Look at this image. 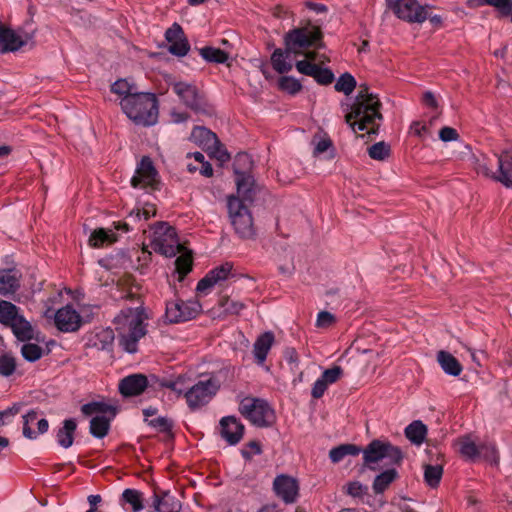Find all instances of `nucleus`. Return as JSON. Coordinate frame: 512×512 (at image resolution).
<instances>
[{
  "label": "nucleus",
  "instance_id": "obj_57",
  "mask_svg": "<svg viewBox=\"0 0 512 512\" xmlns=\"http://www.w3.org/2000/svg\"><path fill=\"white\" fill-rule=\"evenodd\" d=\"M141 219H142V213H141L140 208L133 209L127 216V222H124L123 224H118L115 228L123 229L124 231H128L129 226L131 224H135L138 221H140Z\"/></svg>",
  "mask_w": 512,
  "mask_h": 512
},
{
  "label": "nucleus",
  "instance_id": "obj_20",
  "mask_svg": "<svg viewBox=\"0 0 512 512\" xmlns=\"http://www.w3.org/2000/svg\"><path fill=\"white\" fill-rule=\"evenodd\" d=\"M221 436L230 445H236L243 438L244 425L234 416H226L220 420Z\"/></svg>",
  "mask_w": 512,
  "mask_h": 512
},
{
  "label": "nucleus",
  "instance_id": "obj_62",
  "mask_svg": "<svg viewBox=\"0 0 512 512\" xmlns=\"http://www.w3.org/2000/svg\"><path fill=\"white\" fill-rule=\"evenodd\" d=\"M484 3L494 6L502 11L509 12L512 8V0H483Z\"/></svg>",
  "mask_w": 512,
  "mask_h": 512
},
{
  "label": "nucleus",
  "instance_id": "obj_5",
  "mask_svg": "<svg viewBox=\"0 0 512 512\" xmlns=\"http://www.w3.org/2000/svg\"><path fill=\"white\" fill-rule=\"evenodd\" d=\"M321 36V31L316 26L294 28L285 34L284 45L288 53H293V57L304 55V60H315L316 53L307 50L316 47Z\"/></svg>",
  "mask_w": 512,
  "mask_h": 512
},
{
  "label": "nucleus",
  "instance_id": "obj_6",
  "mask_svg": "<svg viewBox=\"0 0 512 512\" xmlns=\"http://www.w3.org/2000/svg\"><path fill=\"white\" fill-rule=\"evenodd\" d=\"M221 387V381L215 374L209 375L207 378L200 379L191 385L185 392V399L190 409L196 410L208 404L217 394Z\"/></svg>",
  "mask_w": 512,
  "mask_h": 512
},
{
  "label": "nucleus",
  "instance_id": "obj_50",
  "mask_svg": "<svg viewBox=\"0 0 512 512\" xmlns=\"http://www.w3.org/2000/svg\"><path fill=\"white\" fill-rule=\"evenodd\" d=\"M38 418V412L36 410H30L23 415V436L27 439L34 440L37 438V433L30 427L31 423H34Z\"/></svg>",
  "mask_w": 512,
  "mask_h": 512
},
{
  "label": "nucleus",
  "instance_id": "obj_39",
  "mask_svg": "<svg viewBox=\"0 0 512 512\" xmlns=\"http://www.w3.org/2000/svg\"><path fill=\"white\" fill-rule=\"evenodd\" d=\"M398 473L395 469H387L377 475L373 482V490L379 494L384 492L387 487L397 478Z\"/></svg>",
  "mask_w": 512,
  "mask_h": 512
},
{
  "label": "nucleus",
  "instance_id": "obj_21",
  "mask_svg": "<svg viewBox=\"0 0 512 512\" xmlns=\"http://www.w3.org/2000/svg\"><path fill=\"white\" fill-rule=\"evenodd\" d=\"M498 169L495 171V181L507 188H512V148L496 154Z\"/></svg>",
  "mask_w": 512,
  "mask_h": 512
},
{
  "label": "nucleus",
  "instance_id": "obj_53",
  "mask_svg": "<svg viewBox=\"0 0 512 512\" xmlns=\"http://www.w3.org/2000/svg\"><path fill=\"white\" fill-rule=\"evenodd\" d=\"M187 380V377L179 376L175 380L166 381L163 383V386L173 390L179 395L183 394L185 396V392L190 387V385L187 383Z\"/></svg>",
  "mask_w": 512,
  "mask_h": 512
},
{
  "label": "nucleus",
  "instance_id": "obj_22",
  "mask_svg": "<svg viewBox=\"0 0 512 512\" xmlns=\"http://www.w3.org/2000/svg\"><path fill=\"white\" fill-rule=\"evenodd\" d=\"M343 374V369L340 366H333L330 369H326L321 377H319L313 384L311 395L315 399L321 398L327 387L337 382Z\"/></svg>",
  "mask_w": 512,
  "mask_h": 512
},
{
  "label": "nucleus",
  "instance_id": "obj_35",
  "mask_svg": "<svg viewBox=\"0 0 512 512\" xmlns=\"http://www.w3.org/2000/svg\"><path fill=\"white\" fill-rule=\"evenodd\" d=\"M22 314L21 309L10 301L0 299V323L6 327L17 320Z\"/></svg>",
  "mask_w": 512,
  "mask_h": 512
},
{
  "label": "nucleus",
  "instance_id": "obj_24",
  "mask_svg": "<svg viewBox=\"0 0 512 512\" xmlns=\"http://www.w3.org/2000/svg\"><path fill=\"white\" fill-rule=\"evenodd\" d=\"M22 274L19 270L3 269L0 271V295L9 296L20 288Z\"/></svg>",
  "mask_w": 512,
  "mask_h": 512
},
{
  "label": "nucleus",
  "instance_id": "obj_41",
  "mask_svg": "<svg viewBox=\"0 0 512 512\" xmlns=\"http://www.w3.org/2000/svg\"><path fill=\"white\" fill-rule=\"evenodd\" d=\"M199 53L205 61L218 64L225 63L229 57L225 51L210 46L201 48Z\"/></svg>",
  "mask_w": 512,
  "mask_h": 512
},
{
  "label": "nucleus",
  "instance_id": "obj_11",
  "mask_svg": "<svg viewBox=\"0 0 512 512\" xmlns=\"http://www.w3.org/2000/svg\"><path fill=\"white\" fill-rule=\"evenodd\" d=\"M388 5L398 18L410 23H422L428 17L426 8L417 0H392Z\"/></svg>",
  "mask_w": 512,
  "mask_h": 512
},
{
  "label": "nucleus",
  "instance_id": "obj_9",
  "mask_svg": "<svg viewBox=\"0 0 512 512\" xmlns=\"http://www.w3.org/2000/svg\"><path fill=\"white\" fill-rule=\"evenodd\" d=\"M227 207L231 224L235 232L243 239H251L255 236L253 218L245 204L234 195L227 199Z\"/></svg>",
  "mask_w": 512,
  "mask_h": 512
},
{
  "label": "nucleus",
  "instance_id": "obj_16",
  "mask_svg": "<svg viewBox=\"0 0 512 512\" xmlns=\"http://www.w3.org/2000/svg\"><path fill=\"white\" fill-rule=\"evenodd\" d=\"M172 89L186 107L196 112L204 110L201 96L194 85L187 82H175L172 84Z\"/></svg>",
  "mask_w": 512,
  "mask_h": 512
},
{
  "label": "nucleus",
  "instance_id": "obj_44",
  "mask_svg": "<svg viewBox=\"0 0 512 512\" xmlns=\"http://www.w3.org/2000/svg\"><path fill=\"white\" fill-rule=\"evenodd\" d=\"M459 451L462 456L474 459L480 454L483 447H478L470 437H462L458 440Z\"/></svg>",
  "mask_w": 512,
  "mask_h": 512
},
{
  "label": "nucleus",
  "instance_id": "obj_60",
  "mask_svg": "<svg viewBox=\"0 0 512 512\" xmlns=\"http://www.w3.org/2000/svg\"><path fill=\"white\" fill-rule=\"evenodd\" d=\"M261 452L262 450L260 444L256 441H251L248 443L247 447L242 450L241 453L245 459L250 460L254 455H259Z\"/></svg>",
  "mask_w": 512,
  "mask_h": 512
},
{
  "label": "nucleus",
  "instance_id": "obj_55",
  "mask_svg": "<svg viewBox=\"0 0 512 512\" xmlns=\"http://www.w3.org/2000/svg\"><path fill=\"white\" fill-rule=\"evenodd\" d=\"M146 423L155 428L159 432L168 433L171 431L172 428V422L165 417H156L153 419H147Z\"/></svg>",
  "mask_w": 512,
  "mask_h": 512
},
{
  "label": "nucleus",
  "instance_id": "obj_4",
  "mask_svg": "<svg viewBox=\"0 0 512 512\" xmlns=\"http://www.w3.org/2000/svg\"><path fill=\"white\" fill-rule=\"evenodd\" d=\"M127 117L137 125L152 126L158 119V102L153 93L140 92L120 101Z\"/></svg>",
  "mask_w": 512,
  "mask_h": 512
},
{
  "label": "nucleus",
  "instance_id": "obj_19",
  "mask_svg": "<svg viewBox=\"0 0 512 512\" xmlns=\"http://www.w3.org/2000/svg\"><path fill=\"white\" fill-rule=\"evenodd\" d=\"M313 60H300L295 63L299 73L313 77L317 83L328 85L333 82L334 74L327 68H321Z\"/></svg>",
  "mask_w": 512,
  "mask_h": 512
},
{
  "label": "nucleus",
  "instance_id": "obj_33",
  "mask_svg": "<svg viewBox=\"0 0 512 512\" xmlns=\"http://www.w3.org/2000/svg\"><path fill=\"white\" fill-rule=\"evenodd\" d=\"M117 241V235L112 230L98 228L90 234L88 243L93 248H100L105 244H111Z\"/></svg>",
  "mask_w": 512,
  "mask_h": 512
},
{
  "label": "nucleus",
  "instance_id": "obj_37",
  "mask_svg": "<svg viewBox=\"0 0 512 512\" xmlns=\"http://www.w3.org/2000/svg\"><path fill=\"white\" fill-rule=\"evenodd\" d=\"M426 433V425L419 420L413 421L405 428V436L416 445L423 443Z\"/></svg>",
  "mask_w": 512,
  "mask_h": 512
},
{
  "label": "nucleus",
  "instance_id": "obj_58",
  "mask_svg": "<svg viewBox=\"0 0 512 512\" xmlns=\"http://www.w3.org/2000/svg\"><path fill=\"white\" fill-rule=\"evenodd\" d=\"M335 321V317L328 311H321L317 315L316 326L320 328H326L332 325Z\"/></svg>",
  "mask_w": 512,
  "mask_h": 512
},
{
  "label": "nucleus",
  "instance_id": "obj_27",
  "mask_svg": "<svg viewBox=\"0 0 512 512\" xmlns=\"http://www.w3.org/2000/svg\"><path fill=\"white\" fill-rule=\"evenodd\" d=\"M153 506L157 512H179L181 503L169 492H164L160 497L156 493L153 496Z\"/></svg>",
  "mask_w": 512,
  "mask_h": 512
},
{
  "label": "nucleus",
  "instance_id": "obj_52",
  "mask_svg": "<svg viewBox=\"0 0 512 512\" xmlns=\"http://www.w3.org/2000/svg\"><path fill=\"white\" fill-rule=\"evenodd\" d=\"M279 87L281 90L288 92L291 95L297 94L301 88V83L294 77L282 76L279 79Z\"/></svg>",
  "mask_w": 512,
  "mask_h": 512
},
{
  "label": "nucleus",
  "instance_id": "obj_43",
  "mask_svg": "<svg viewBox=\"0 0 512 512\" xmlns=\"http://www.w3.org/2000/svg\"><path fill=\"white\" fill-rule=\"evenodd\" d=\"M21 355L28 362H36L44 355V349L36 343L26 341L21 347Z\"/></svg>",
  "mask_w": 512,
  "mask_h": 512
},
{
  "label": "nucleus",
  "instance_id": "obj_25",
  "mask_svg": "<svg viewBox=\"0 0 512 512\" xmlns=\"http://www.w3.org/2000/svg\"><path fill=\"white\" fill-rule=\"evenodd\" d=\"M275 341L274 334L270 331L264 332L257 337L253 345V354L258 364H263Z\"/></svg>",
  "mask_w": 512,
  "mask_h": 512
},
{
  "label": "nucleus",
  "instance_id": "obj_17",
  "mask_svg": "<svg viewBox=\"0 0 512 512\" xmlns=\"http://www.w3.org/2000/svg\"><path fill=\"white\" fill-rule=\"evenodd\" d=\"M165 38L169 43L168 51L178 57H184L190 50V44L182 27L174 23L165 32Z\"/></svg>",
  "mask_w": 512,
  "mask_h": 512
},
{
  "label": "nucleus",
  "instance_id": "obj_26",
  "mask_svg": "<svg viewBox=\"0 0 512 512\" xmlns=\"http://www.w3.org/2000/svg\"><path fill=\"white\" fill-rule=\"evenodd\" d=\"M9 328L12 330L13 335L21 342L30 341L35 337V329L23 314L13 321Z\"/></svg>",
  "mask_w": 512,
  "mask_h": 512
},
{
  "label": "nucleus",
  "instance_id": "obj_61",
  "mask_svg": "<svg viewBox=\"0 0 512 512\" xmlns=\"http://www.w3.org/2000/svg\"><path fill=\"white\" fill-rule=\"evenodd\" d=\"M366 487L364 485H362L360 482L358 481H355V482H351L347 485V493L353 497H360L362 496L365 491H366Z\"/></svg>",
  "mask_w": 512,
  "mask_h": 512
},
{
  "label": "nucleus",
  "instance_id": "obj_28",
  "mask_svg": "<svg viewBox=\"0 0 512 512\" xmlns=\"http://www.w3.org/2000/svg\"><path fill=\"white\" fill-rule=\"evenodd\" d=\"M217 138L215 133L203 126L194 127L190 135V140L205 150L215 145Z\"/></svg>",
  "mask_w": 512,
  "mask_h": 512
},
{
  "label": "nucleus",
  "instance_id": "obj_46",
  "mask_svg": "<svg viewBox=\"0 0 512 512\" xmlns=\"http://www.w3.org/2000/svg\"><path fill=\"white\" fill-rule=\"evenodd\" d=\"M111 91L122 98L128 97V95L139 94L137 88L133 83L128 82L126 79H119L115 81L111 86Z\"/></svg>",
  "mask_w": 512,
  "mask_h": 512
},
{
  "label": "nucleus",
  "instance_id": "obj_56",
  "mask_svg": "<svg viewBox=\"0 0 512 512\" xmlns=\"http://www.w3.org/2000/svg\"><path fill=\"white\" fill-rule=\"evenodd\" d=\"M221 306L225 312L230 314H239L245 307L244 303L232 299H225L222 301Z\"/></svg>",
  "mask_w": 512,
  "mask_h": 512
},
{
  "label": "nucleus",
  "instance_id": "obj_18",
  "mask_svg": "<svg viewBox=\"0 0 512 512\" xmlns=\"http://www.w3.org/2000/svg\"><path fill=\"white\" fill-rule=\"evenodd\" d=\"M81 323V316L70 305L60 308L55 314V325L62 332H75Z\"/></svg>",
  "mask_w": 512,
  "mask_h": 512
},
{
  "label": "nucleus",
  "instance_id": "obj_51",
  "mask_svg": "<svg viewBox=\"0 0 512 512\" xmlns=\"http://www.w3.org/2000/svg\"><path fill=\"white\" fill-rule=\"evenodd\" d=\"M390 153V147L385 142H377L368 148V155L374 160L383 161Z\"/></svg>",
  "mask_w": 512,
  "mask_h": 512
},
{
  "label": "nucleus",
  "instance_id": "obj_34",
  "mask_svg": "<svg viewBox=\"0 0 512 512\" xmlns=\"http://www.w3.org/2000/svg\"><path fill=\"white\" fill-rule=\"evenodd\" d=\"M76 427V422L73 419L64 420L63 427L58 430L56 435L57 442L61 447L67 449L72 446Z\"/></svg>",
  "mask_w": 512,
  "mask_h": 512
},
{
  "label": "nucleus",
  "instance_id": "obj_36",
  "mask_svg": "<svg viewBox=\"0 0 512 512\" xmlns=\"http://www.w3.org/2000/svg\"><path fill=\"white\" fill-rule=\"evenodd\" d=\"M81 412L86 416L91 415H103L109 414V417L114 418L116 415V409L103 402H90L87 404H84L81 407Z\"/></svg>",
  "mask_w": 512,
  "mask_h": 512
},
{
  "label": "nucleus",
  "instance_id": "obj_30",
  "mask_svg": "<svg viewBox=\"0 0 512 512\" xmlns=\"http://www.w3.org/2000/svg\"><path fill=\"white\" fill-rule=\"evenodd\" d=\"M237 179V196L243 203L246 201H252L253 197V178L245 173H240L236 171Z\"/></svg>",
  "mask_w": 512,
  "mask_h": 512
},
{
  "label": "nucleus",
  "instance_id": "obj_23",
  "mask_svg": "<svg viewBox=\"0 0 512 512\" xmlns=\"http://www.w3.org/2000/svg\"><path fill=\"white\" fill-rule=\"evenodd\" d=\"M148 381L142 374H133L123 378L119 383V391L124 396L140 395L147 387Z\"/></svg>",
  "mask_w": 512,
  "mask_h": 512
},
{
  "label": "nucleus",
  "instance_id": "obj_64",
  "mask_svg": "<svg viewBox=\"0 0 512 512\" xmlns=\"http://www.w3.org/2000/svg\"><path fill=\"white\" fill-rule=\"evenodd\" d=\"M140 210L142 213V218L144 220H148L149 218H151L152 216H155V214H156V209H155L154 205H152V204H146L145 206L140 208Z\"/></svg>",
  "mask_w": 512,
  "mask_h": 512
},
{
  "label": "nucleus",
  "instance_id": "obj_47",
  "mask_svg": "<svg viewBox=\"0 0 512 512\" xmlns=\"http://www.w3.org/2000/svg\"><path fill=\"white\" fill-rule=\"evenodd\" d=\"M355 87H356V80L349 73L342 74L337 79L335 86H334L336 91L342 92L345 95H350L353 92V90L355 89Z\"/></svg>",
  "mask_w": 512,
  "mask_h": 512
},
{
  "label": "nucleus",
  "instance_id": "obj_49",
  "mask_svg": "<svg viewBox=\"0 0 512 512\" xmlns=\"http://www.w3.org/2000/svg\"><path fill=\"white\" fill-rule=\"evenodd\" d=\"M181 255L175 260L176 271L182 277L186 276L192 269V255L190 252H180Z\"/></svg>",
  "mask_w": 512,
  "mask_h": 512
},
{
  "label": "nucleus",
  "instance_id": "obj_15",
  "mask_svg": "<svg viewBox=\"0 0 512 512\" xmlns=\"http://www.w3.org/2000/svg\"><path fill=\"white\" fill-rule=\"evenodd\" d=\"M273 489L277 497L286 504L295 503L299 496L298 481L285 474L276 476L273 481Z\"/></svg>",
  "mask_w": 512,
  "mask_h": 512
},
{
  "label": "nucleus",
  "instance_id": "obj_48",
  "mask_svg": "<svg viewBox=\"0 0 512 512\" xmlns=\"http://www.w3.org/2000/svg\"><path fill=\"white\" fill-rule=\"evenodd\" d=\"M17 367L16 358L9 353L0 355V376L10 377L14 374Z\"/></svg>",
  "mask_w": 512,
  "mask_h": 512
},
{
  "label": "nucleus",
  "instance_id": "obj_3",
  "mask_svg": "<svg viewBox=\"0 0 512 512\" xmlns=\"http://www.w3.org/2000/svg\"><path fill=\"white\" fill-rule=\"evenodd\" d=\"M147 315L142 306L122 309L114 318L119 345L128 353H136L138 342L146 333Z\"/></svg>",
  "mask_w": 512,
  "mask_h": 512
},
{
  "label": "nucleus",
  "instance_id": "obj_40",
  "mask_svg": "<svg viewBox=\"0 0 512 512\" xmlns=\"http://www.w3.org/2000/svg\"><path fill=\"white\" fill-rule=\"evenodd\" d=\"M443 475V467L439 464L424 465V480L431 488L438 487Z\"/></svg>",
  "mask_w": 512,
  "mask_h": 512
},
{
  "label": "nucleus",
  "instance_id": "obj_12",
  "mask_svg": "<svg viewBox=\"0 0 512 512\" xmlns=\"http://www.w3.org/2000/svg\"><path fill=\"white\" fill-rule=\"evenodd\" d=\"M158 184V172L151 159L143 157L138 164L134 176L131 178V185L134 188L155 189Z\"/></svg>",
  "mask_w": 512,
  "mask_h": 512
},
{
  "label": "nucleus",
  "instance_id": "obj_2",
  "mask_svg": "<svg viewBox=\"0 0 512 512\" xmlns=\"http://www.w3.org/2000/svg\"><path fill=\"white\" fill-rule=\"evenodd\" d=\"M361 452L364 465L370 469H374L372 464H377L381 460H386L387 465L399 466L404 459V453L400 447L379 439L372 440L363 450L355 444L339 445L330 450L329 458L333 463H338L346 456H357Z\"/></svg>",
  "mask_w": 512,
  "mask_h": 512
},
{
  "label": "nucleus",
  "instance_id": "obj_29",
  "mask_svg": "<svg viewBox=\"0 0 512 512\" xmlns=\"http://www.w3.org/2000/svg\"><path fill=\"white\" fill-rule=\"evenodd\" d=\"M291 56H293V53H288L286 48L284 50L281 48L275 49L271 55L273 69L279 74L291 71L293 67L290 59Z\"/></svg>",
  "mask_w": 512,
  "mask_h": 512
},
{
  "label": "nucleus",
  "instance_id": "obj_42",
  "mask_svg": "<svg viewBox=\"0 0 512 512\" xmlns=\"http://www.w3.org/2000/svg\"><path fill=\"white\" fill-rule=\"evenodd\" d=\"M471 159L478 174H482L485 177L495 180V171L492 166L489 165V160L485 155H471Z\"/></svg>",
  "mask_w": 512,
  "mask_h": 512
},
{
  "label": "nucleus",
  "instance_id": "obj_13",
  "mask_svg": "<svg viewBox=\"0 0 512 512\" xmlns=\"http://www.w3.org/2000/svg\"><path fill=\"white\" fill-rule=\"evenodd\" d=\"M232 268V264L226 262L212 269L198 282L196 291L200 294L207 295L215 285H219L233 276Z\"/></svg>",
  "mask_w": 512,
  "mask_h": 512
},
{
  "label": "nucleus",
  "instance_id": "obj_32",
  "mask_svg": "<svg viewBox=\"0 0 512 512\" xmlns=\"http://www.w3.org/2000/svg\"><path fill=\"white\" fill-rule=\"evenodd\" d=\"M115 335L111 328H104L95 333L91 339L92 347L101 351H111Z\"/></svg>",
  "mask_w": 512,
  "mask_h": 512
},
{
  "label": "nucleus",
  "instance_id": "obj_63",
  "mask_svg": "<svg viewBox=\"0 0 512 512\" xmlns=\"http://www.w3.org/2000/svg\"><path fill=\"white\" fill-rule=\"evenodd\" d=\"M411 130L413 133L419 137L423 136L425 133L428 132V128L425 124H422L421 122H413L411 125Z\"/></svg>",
  "mask_w": 512,
  "mask_h": 512
},
{
  "label": "nucleus",
  "instance_id": "obj_10",
  "mask_svg": "<svg viewBox=\"0 0 512 512\" xmlns=\"http://www.w3.org/2000/svg\"><path fill=\"white\" fill-rule=\"evenodd\" d=\"M202 306L197 300H174L167 302L165 318L169 323L186 322L201 312Z\"/></svg>",
  "mask_w": 512,
  "mask_h": 512
},
{
  "label": "nucleus",
  "instance_id": "obj_38",
  "mask_svg": "<svg viewBox=\"0 0 512 512\" xmlns=\"http://www.w3.org/2000/svg\"><path fill=\"white\" fill-rule=\"evenodd\" d=\"M111 417L96 415L90 421V433L96 438H103L110 428Z\"/></svg>",
  "mask_w": 512,
  "mask_h": 512
},
{
  "label": "nucleus",
  "instance_id": "obj_31",
  "mask_svg": "<svg viewBox=\"0 0 512 512\" xmlns=\"http://www.w3.org/2000/svg\"><path fill=\"white\" fill-rule=\"evenodd\" d=\"M437 361L442 370L451 376H459L462 372V366L459 361L449 352L439 351Z\"/></svg>",
  "mask_w": 512,
  "mask_h": 512
},
{
  "label": "nucleus",
  "instance_id": "obj_1",
  "mask_svg": "<svg viewBox=\"0 0 512 512\" xmlns=\"http://www.w3.org/2000/svg\"><path fill=\"white\" fill-rule=\"evenodd\" d=\"M380 108L378 96L370 93L367 86H360L353 103L346 109L345 122L354 133L365 131L376 135L383 120Z\"/></svg>",
  "mask_w": 512,
  "mask_h": 512
},
{
  "label": "nucleus",
  "instance_id": "obj_45",
  "mask_svg": "<svg viewBox=\"0 0 512 512\" xmlns=\"http://www.w3.org/2000/svg\"><path fill=\"white\" fill-rule=\"evenodd\" d=\"M122 498L132 506L133 512H139L144 508L143 494L139 490L127 488L123 491Z\"/></svg>",
  "mask_w": 512,
  "mask_h": 512
},
{
  "label": "nucleus",
  "instance_id": "obj_54",
  "mask_svg": "<svg viewBox=\"0 0 512 512\" xmlns=\"http://www.w3.org/2000/svg\"><path fill=\"white\" fill-rule=\"evenodd\" d=\"M206 151L209 152V154L216 158L221 163H225L229 161L230 154L227 152V150L224 148V146L220 143L219 139L217 138V143L213 145L210 148H207Z\"/></svg>",
  "mask_w": 512,
  "mask_h": 512
},
{
  "label": "nucleus",
  "instance_id": "obj_14",
  "mask_svg": "<svg viewBox=\"0 0 512 512\" xmlns=\"http://www.w3.org/2000/svg\"><path fill=\"white\" fill-rule=\"evenodd\" d=\"M34 37L33 33L0 28V53L14 52L26 45Z\"/></svg>",
  "mask_w": 512,
  "mask_h": 512
},
{
  "label": "nucleus",
  "instance_id": "obj_59",
  "mask_svg": "<svg viewBox=\"0 0 512 512\" xmlns=\"http://www.w3.org/2000/svg\"><path fill=\"white\" fill-rule=\"evenodd\" d=\"M439 138L443 142L457 141L459 138V134L456 129L449 126H445L439 131Z\"/></svg>",
  "mask_w": 512,
  "mask_h": 512
},
{
  "label": "nucleus",
  "instance_id": "obj_7",
  "mask_svg": "<svg viewBox=\"0 0 512 512\" xmlns=\"http://www.w3.org/2000/svg\"><path fill=\"white\" fill-rule=\"evenodd\" d=\"M151 247L165 257H174L184 249L175 229L165 222H159L153 227Z\"/></svg>",
  "mask_w": 512,
  "mask_h": 512
},
{
  "label": "nucleus",
  "instance_id": "obj_8",
  "mask_svg": "<svg viewBox=\"0 0 512 512\" xmlns=\"http://www.w3.org/2000/svg\"><path fill=\"white\" fill-rule=\"evenodd\" d=\"M239 412L258 427L271 426L275 421L274 410L263 399L245 397L239 404Z\"/></svg>",
  "mask_w": 512,
  "mask_h": 512
}]
</instances>
